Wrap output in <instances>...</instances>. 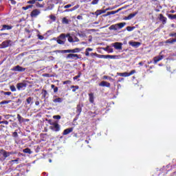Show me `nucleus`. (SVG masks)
Listing matches in <instances>:
<instances>
[{"mask_svg":"<svg viewBox=\"0 0 176 176\" xmlns=\"http://www.w3.org/2000/svg\"><path fill=\"white\" fill-rule=\"evenodd\" d=\"M50 130H52V131H55L56 133H57L61 130V126L58 124V122H51L50 123Z\"/></svg>","mask_w":176,"mask_h":176,"instance_id":"1","label":"nucleus"},{"mask_svg":"<svg viewBox=\"0 0 176 176\" xmlns=\"http://www.w3.org/2000/svg\"><path fill=\"white\" fill-rule=\"evenodd\" d=\"M79 52H80V49L75 48L73 50H56L54 51V53H79Z\"/></svg>","mask_w":176,"mask_h":176,"instance_id":"2","label":"nucleus"},{"mask_svg":"<svg viewBox=\"0 0 176 176\" xmlns=\"http://www.w3.org/2000/svg\"><path fill=\"white\" fill-rule=\"evenodd\" d=\"M13 45V41L11 40H6L0 44V49H6V47H10Z\"/></svg>","mask_w":176,"mask_h":176,"instance_id":"3","label":"nucleus"},{"mask_svg":"<svg viewBox=\"0 0 176 176\" xmlns=\"http://www.w3.org/2000/svg\"><path fill=\"white\" fill-rule=\"evenodd\" d=\"M135 74V70H131L129 73L124 72V73H117L118 76H123L124 78H127L128 76H131V75H134Z\"/></svg>","mask_w":176,"mask_h":176,"instance_id":"4","label":"nucleus"},{"mask_svg":"<svg viewBox=\"0 0 176 176\" xmlns=\"http://www.w3.org/2000/svg\"><path fill=\"white\" fill-rule=\"evenodd\" d=\"M162 53H163V52H161L159 56H155L153 58L154 64H157L159 61H162V60L164 58V55L162 54Z\"/></svg>","mask_w":176,"mask_h":176,"instance_id":"5","label":"nucleus"},{"mask_svg":"<svg viewBox=\"0 0 176 176\" xmlns=\"http://www.w3.org/2000/svg\"><path fill=\"white\" fill-rule=\"evenodd\" d=\"M41 14V10L39 9H34L30 13V16L32 18H36L38 17Z\"/></svg>","mask_w":176,"mask_h":176,"instance_id":"6","label":"nucleus"},{"mask_svg":"<svg viewBox=\"0 0 176 176\" xmlns=\"http://www.w3.org/2000/svg\"><path fill=\"white\" fill-rule=\"evenodd\" d=\"M82 108H83V104L79 102L76 107V113H77V116H80V113H82Z\"/></svg>","mask_w":176,"mask_h":176,"instance_id":"7","label":"nucleus"},{"mask_svg":"<svg viewBox=\"0 0 176 176\" xmlns=\"http://www.w3.org/2000/svg\"><path fill=\"white\" fill-rule=\"evenodd\" d=\"M12 71H14V72H24L25 71V68L20 65H16L13 67Z\"/></svg>","mask_w":176,"mask_h":176,"instance_id":"8","label":"nucleus"},{"mask_svg":"<svg viewBox=\"0 0 176 176\" xmlns=\"http://www.w3.org/2000/svg\"><path fill=\"white\" fill-rule=\"evenodd\" d=\"M0 153L2 155V156L4 157V159H6V157H9L10 155H12V153L8 152L3 149L0 150Z\"/></svg>","mask_w":176,"mask_h":176,"instance_id":"9","label":"nucleus"},{"mask_svg":"<svg viewBox=\"0 0 176 176\" xmlns=\"http://www.w3.org/2000/svg\"><path fill=\"white\" fill-rule=\"evenodd\" d=\"M79 8H80V5L77 4L75 6H74L73 8H70V9H67L63 11V13H68L69 12H74V10H76L77 9H79Z\"/></svg>","mask_w":176,"mask_h":176,"instance_id":"10","label":"nucleus"},{"mask_svg":"<svg viewBox=\"0 0 176 176\" xmlns=\"http://www.w3.org/2000/svg\"><path fill=\"white\" fill-rule=\"evenodd\" d=\"M66 58H71L72 60H78L79 55L76 54H68Z\"/></svg>","mask_w":176,"mask_h":176,"instance_id":"11","label":"nucleus"},{"mask_svg":"<svg viewBox=\"0 0 176 176\" xmlns=\"http://www.w3.org/2000/svg\"><path fill=\"white\" fill-rule=\"evenodd\" d=\"M158 19L160 21H161L162 23L164 25V24H166L167 23V17L164 16V15H163V14H160Z\"/></svg>","mask_w":176,"mask_h":176,"instance_id":"12","label":"nucleus"},{"mask_svg":"<svg viewBox=\"0 0 176 176\" xmlns=\"http://www.w3.org/2000/svg\"><path fill=\"white\" fill-rule=\"evenodd\" d=\"M122 43L116 42L113 43V47H115L116 50H122Z\"/></svg>","mask_w":176,"mask_h":176,"instance_id":"13","label":"nucleus"},{"mask_svg":"<svg viewBox=\"0 0 176 176\" xmlns=\"http://www.w3.org/2000/svg\"><path fill=\"white\" fill-rule=\"evenodd\" d=\"M129 43L133 47H140L141 46V43L137 41H130Z\"/></svg>","mask_w":176,"mask_h":176,"instance_id":"14","label":"nucleus"},{"mask_svg":"<svg viewBox=\"0 0 176 176\" xmlns=\"http://www.w3.org/2000/svg\"><path fill=\"white\" fill-rule=\"evenodd\" d=\"M74 131V128H68L63 131V135H68L70 133H72Z\"/></svg>","mask_w":176,"mask_h":176,"instance_id":"15","label":"nucleus"},{"mask_svg":"<svg viewBox=\"0 0 176 176\" xmlns=\"http://www.w3.org/2000/svg\"><path fill=\"white\" fill-rule=\"evenodd\" d=\"M17 119H18V122L21 124L24 122H29L30 120L26 119L25 120L23 117H21V116L20 114H17Z\"/></svg>","mask_w":176,"mask_h":176,"instance_id":"16","label":"nucleus"},{"mask_svg":"<svg viewBox=\"0 0 176 176\" xmlns=\"http://www.w3.org/2000/svg\"><path fill=\"white\" fill-rule=\"evenodd\" d=\"M99 86H101L102 87H111V83L107 82V81H102Z\"/></svg>","mask_w":176,"mask_h":176,"instance_id":"17","label":"nucleus"},{"mask_svg":"<svg viewBox=\"0 0 176 176\" xmlns=\"http://www.w3.org/2000/svg\"><path fill=\"white\" fill-rule=\"evenodd\" d=\"M107 10H109V8H107L106 10H97L95 14H96V16H100V14L107 13Z\"/></svg>","mask_w":176,"mask_h":176,"instance_id":"18","label":"nucleus"},{"mask_svg":"<svg viewBox=\"0 0 176 176\" xmlns=\"http://www.w3.org/2000/svg\"><path fill=\"white\" fill-rule=\"evenodd\" d=\"M88 96H89V101L90 104H94V94L89 93Z\"/></svg>","mask_w":176,"mask_h":176,"instance_id":"19","label":"nucleus"},{"mask_svg":"<svg viewBox=\"0 0 176 176\" xmlns=\"http://www.w3.org/2000/svg\"><path fill=\"white\" fill-rule=\"evenodd\" d=\"M138 12H135V13H132V14H130L129 15V16H125L124 18V20H131V19H133V17H135V16H137Z\"/></svg>","mask_w":176,"mask_h":176,"instance_id":"20","label":"nucleus"},{"mask_svg":"<svg viewBox=\"0 0 176 176\" xmlns=\"http://www.w3.org/2000/svg\"><path fill=\"white\" fill-rule=\"evenodd\" d=\"M13 27L12 25H3L2 28L0 30V31H5V30H12Z\"/></svg>","mask_w":176,"mask_h":176,"instance_id":"21","label":"nucleus"},{"mask_svg":"<svg viewBox=\"0 0 176 176\" xmlns=\"http://www.w3.org/2000/svg\"><path fill=\"white\" fill-rule=\"evenodd\" d=\"M23 87H27V84L20 82L16 85V89H18V90H21Z\"/></svg>","mask_w":176,"mask_h":176,"instance_id":"22","label":"nucleus"},{"mask_svg":"<svg viewBox=\"0 0 176 176\" xmlns=\"http://www.w3.org/2000/svg\"><path fill=\"white\" fill-rule=\"evenodd\" d=\"M107 58H111L113 60H118V58H120V56L119 55H107Z\"/></svg>","mask_w":176,"mask_h":176,"instance_id":"23","label":"nucleus"},{"mask_svg":"<svg viewBox=\"0 0 176 176\" xmlns=\"http://www.w3.org/2000/svg\"><path fill=\"white\" fill-rule=\"evenodd\" d=\"M71 23V20L68 19L67 16H65L62 19V24H69Z\"/></svg>","mask_w":176,"mask_h":176,"instance_id":"24","label":"nucleus"},{"mask_svg":"<svg viewBox=\"0 0 176 176\" xmlns=\"http://www.w3.org/2000/svg\"><path fill=\"white\" fill-rule=\"evenodd\" d=\"M63 98H57L53 100V102L55 104H57V102L60 104V102H63Z\"/></svg>","mask_w":176,"mask_h":176,"instance_id":"25","label":"nucleus"},{"mask_svg":"<svg viewBox=\"0 0 176 176\" xmlns=\"http://www.w3.org/2000/svg\"><path fill=\"white\" fill-rule=\"evenodd\" d=\"M116 13H119V10L107 12V14L105 15V16H111V14H116Z\"/></svg>","mask_w":176,"mask_h":176,"instance_id":"26","label":"nucleus"},{"mask_svg":"<svg viewBox=\"0 0 176 176\" xmlns=\"http://www.w3.org/2000/svg\"><path fill=\"white\" fill-rule=\"evenodd\" d=\"M23 153H28L29 155H31L32 153V151H31V149L29 148H26L23 150Z\"/></svg>","mask_w":176,"mask_h":176,"instance_id":"27","label":"nucleus"},{"mask_svg":"<svg viewBox=\"0 0 176 176\" xmlns=\"http://www.w3.org/2000/svg\"><path fill=\"white\" fill-rule=\"evenodd\" d=\"M71 89H73L72 91H73V93H75V91H76V90H78L79 86H78V85H72Z\"/></svg>","mask_w":176,"mask_h":176,"instance_id":"28","label":"nucleus"},{"mask_svg":"<svg viewBox=\"0 0 176 176\" xmlns=\"http://www.w3.org/2000/svg\"><path fill=\"white\" fill-rule=\"evenodd\" d=\"M41 94L43 96V98H46V96L47 95V91L43 89Z\"/></svg>","mask_w":176,"mask_h":176,"instance_id":"29","label":"nucleus"},{"mask_svg":"<svg viewBox=\"0 0 176 176\" xmlns=\"http://www.w3.org/2000/svg\"><path fill=\"white\" fill-rule=\"evenodd\" d=\"M35 6L36 8H45V4H41V3L36 1Z\"/></svg>","mask_w":176,"mask_h":176,"instance_id":"30","label":"nucleus"},{"mask_svg":"<svg viewBox=\"0 0 176 176\" xmlns=\"http://www.w3.org/2000/svg\"><path fill=\"white\" fill-rule=\"evenodd\" d=\"M67 38H68V41L70 43L74 42V38H72V36H71V34H66Z\"/></svg>","mask_w":176,"mask_h":176,"instance_id":"31","label":"nucleus"},{"mask_svg":"<svg viewBox=\"0 0 176 176\" xmlns=\"http://www.w3.org/2000/svg\"><path fill=\"white\" fill-rule=\"evenodd\" d=\"M168 19H170V20H176V14H169L168 15Z\"/></svg>","mask_w":176,"mask_h":176,"instance_id":"32","label":"nucleus"},{"mask_svg":"<svg viewBox=\"0 0 176 176\" xmlns=\"http://www.w3.org/2000/svg\"><path fill=\"white\" fill-rule=\"evenodd\" d=\"M12 102V100H3L0 102V105H3L5 104H10Z\"/></svg>","mask_w":176,"mask_h":176,"instance_id":"33","label":"nucleus"},{"mask_svg":"<svg viewBox=\"0 0 176 176\" xmlns=\"http://www.w3.org/2000/svg\"><path fill=\"white\" fill-rule=\"evenodd\" d=\"M52 89H54V93H57L58 91V87H56L54 85H51Z\"/></svg>","mask_w":176,"mask_h":176,"instance_id":"34","label":"nucleus"},{"mask_svg":"<svg viewBox=\"0 0 176 176\" xmlns=\"http://www.w3.org/2000/svg\"><path fill=\"white\" fill-rule=\"evenodd\" d=\"M54 8V4H50L45 10H52Z\"/></svg>","mask_w":176,"mask_h":176,"instance_id":"35","label":"nucleus"},{"mask_svg":"<svg viewBox=\"0 0 176 176\" xmlns=\"http://www.w3.org/2000/svg\"><path fill=\"white\" fill-rule=\"evenodd\" d=\"M126 25V23H120L117 24V27H118L119 28H123V27H124V25Z\"/></svg>","mask_w":176,"mask_h":176,"instance_id":"36","label":"nucleus"},{"mask_svg":"<svg viewBox=\"0 0 176 176\" xmlns=\"http://www.w3.org/2000/svg\"><path fill=\"white\" fill-rule=\"evenodd\" d=\"M96 57H98V58H107V55H101L97 54Z\"/></svg>","mask_w":176,"mask_h":176,"instance_id":"37","label":"nucleus"},{"mask_svg":"<svg viewBox=\"0 0 176 176\" xmlns=\"http://www.w3.org/2000/svg\"><path fill=\"white\" fill-rule=\"evenodd\" d=\"M117 27H118V24H116V25H112L110 27V30H114V31H116V30H118Z\"/></svg>","mask_w":176,"mask_h":176,"instance_id":"38","label":"nucleus"},{"mask_svg":"<svg viewBox=\"0 0 176 176\" xmlns=\"http://www.w3.org/2000/svg\"><path fill=\"white\" fill-rule=\"evenodd\" d=\"M27 3L28 5H35L36 1H35V0H30V1H27Z\"/></svg>","mask_w":176,"mask_h":176,"instance_id":"39","label":"nucleus"},{"mask_svg":"<svg viewBox=\"0 0 176 176\" xmlns=\"http://www.w3.org/2000/svg\"><path fill=\"white\" fill-rule=\"evenodd\" d=\"M82 75V73L79 72L78 74L73 78L74 80H76V79H79Z\"/></svg>","mask_w":176,"mask_h":176,"instance_id":"40","label":"nucleus"},{"mask_svg":"<svg viewBox=\"0 0 176 176\" xmlns=\"http://www.w3.org/2000/svg\"><path fill=\"white\" fill-rule=\"evenodd\" d=\"M57 43H58V45H64L65 43V42L61 39H58Z\"/></svg>","mask_w":176,"mask_h":176,"instance_id":"41","label":"nucleus"},{"mask_svg":"<svg viewBox=\"0 0 176 176\" xmlns=\"http://www.w3.org/2000/svg\"><path fill=\"white\" fill-rule=\"evenodd\" d=\"M32 101V98L31 97H29L26 99L27 104H31Z\"/></svg>","mask_w":176,"mask_h":176,"instance_id":"42","label":"nucleus"},{"mask_svg":"<svg viewBox=\"0 0 176 176\" xmlns=\"http://www.w3.org/2000/svg\"><path fill=\"white\" fill-rule=\"evenodd\" d=\"M100 2V0H93L91 3V5H97Z\"/></svg>","mask_w":176,"mask_h":176,"instance_id":"43","label":"nucleus"},{"mask_svg":"<svg viewBox=\"0 0 176 176\" xmlns=\"http://www.w3.org/2000/svg\"><path fill=\"white\" fill-rule=\"evenodd\" d=\"M3 96H12V92L10 91H8V92H6V91H2Z\"/></svg>","mask_w":176,"mask_h":176,"instance_id":"44","label":"nucleus"},{"mask_svg":"<svg viewBox=\"0 0 176 176\" xmlns=\"http://www.w3.org/2000/svg\"><path fill=\"white\" fill-rule=\"evenodd\" d=\"M12 136H13L14 138H17V137H19V133H17V131H15L14 132H13Z\"/></svg>","mask_w":176,"mask_h":176,"instance_id":"45","label":"nucleus"},{"mask_svg":"<svg viewBox=\"0 0 176 176\" xmlns=\"http://www.w3.org/2000/svg\"><path fill=\"white\" fill-rule=\"evenodd\" d=\"M37 36H38V38L40 39V41H43L45 39V36L41 34H38Z\"/></svg>","mask_w":176,"mask_h":176,"instance_id":"46","label":"nucleus"},{"mask_svg":"<svg viewBox=\"0 0 176 176\" xmlns=\"http://www.w3.org/2000/svg\"><path fill=\"white\" fill-rule=\"evenodd\" d=\"M10 89L11 91H16V87H14V85H11L10 87Z\"/></svg>","mask_w":176,"mask_h":176,"instance_id":"47","label":"nucleus"},{"mask_svg":"<svg viewBox=\"0 0 176 176\" xmlns=\"http://www.w3.org/2000/svg\"><path fill=\"white\" fill-rule=\"evenodd\" d=\"M65 36H67V35H65V34H60L59 38L60 39H65Z\"/></svg>","mask_w":176,"mask_h":176,"instance_id":"48","label":"nucleus"},{"mask_svg":"<svg viewBox=\"0 0 176 176\" xmlns=\"http://www.w3.org/2000/svg\"><path fill=\"white\" fill-rule=\"evenodd\" d=\"M126 30L129 32L133 31V30H134V27L128 26V27H126Z\"/></svg>","mask_w":176,"mask_h":176,"instance_id":"49","label":"nucleus"},{"mask_svg":"<svg viewBox=\"0 0 176 176\" xmlns=\"http://www.w3.org/2000/svg\"><path fill=\"white\" fill-rule=\"evenodd\" d=\"M54 119H56L57 120H60V119H61V116H53Z\"/></svg>","mask_w":176,"mask_h":176,"instance_id":"50","label":"nucleus"},{"mask_svg":"<svg viewBox=\"0 0 176 176\" xmlns=\"http://www.w3.org/2000/svg\"><path fill=\"white\" fill-rule=\"evenodd\" d=\"M50 19L52 20L53 21H56V16L54 15H50Z\"/></svg>","mask_w":176,"mask_h":176,"instance_id":"51","label":"nucleus"},{"mask_svg":"<svg viewBox=\"0 0 176 176\" xmlns=\"http://www.w3.org/2000/svg\"><path fill=\"white\" fill-rule=\"evenodd\" d=\"M70 83H71V80H69L63 81V85H70Z\"/></svg>","mask_w":176,"mask_h":176,"instance_id":"52","label":"nucleus"},{"mask_svg":"<svg viewBox=\"0 0 176 176\" xmlns=\"http://www.w3.org/2000/svg\"><path fill=\"white\" fill-rule=\"evenodd\" d=\"M77 19H78V20H83V16H82V14L78 15V16H77Z\"/></svg>","mask_w":176,"mask_h":176,"instance_id":"53","label":"nucleus"},{"mask_svg":"<svg viewBox=\"0 0 176 176\" xmlns=\"http://www.w3.org/2000/svg\"><path fill=\"white\" fill-rule=\"evenodd\" d=\"M69 8H71L70 4H67V5L64 6V9H66V10H67V9H69Z\"/></svg>","mask_w":176,"mask_h":176,"instance_id":"54","label":"nucleus"},{"mask_svg":"<svg viewBox=\"0 0 176 176\" xmlns=\"http://www.w3.org/2000/svg\"><path fill=\"white\" fill-rule=\"evenodd\" d=\"M169 36H170V37L175 36L176 37V32L175 33H170V34H169Z\"/></svg>","mask_w":176,"mask_h":176,"instance_id":"55","label":"nucleus"},{"mask_svg":"<svg viewBox=\"0 0 176 176\" xmlns=\"http://www.w3.org/2000/svg\"><path fill=\"white\" fill-rule=\"evenodd\" d=\"M85 56L87 57H89L90 56V53L88 51H87V50H85Z\"/></svg>","mask_w":176,"mask_h":176,"instance_id":"56","label":"nucleus"},{"mask_svg":"<svg viewBox=\"0 0 176 176\" xmlns=\"http://www.w3.org/2000/svg\"><path fill=\"white\" fill-rule=\"evenodd\" d=\"M108 53H113V48H109Z\"/></svg>","mask_w":176,"mask_h":176,"instance_id":"57","label":"nucleus"},{"mask_svg":"<svg viewBox=\"0 0 176 176\" xmlns=\"http://www.w3.org/2000/svg\"><path fill=\"white\" fill-rule=\"evenodd\" d=\"M90 56H91V57H94V56H96V57H97V53H96V52H95V53H91V54H90Z\"/></svg>","mask_w":176,"mask_h":176,"instance_id":"58","label":"nucleus"},{"mask_svg":"<svg viewBox=\"0 0 176 176\" xmlns=\"http://www.w3.org/2000/svg\"><path fill=\"white\" fill-rule=\"evenodd\" d=\"M28 6H26L25 7H22L23 10H28Z\"/></svg>","mask_w":176,"mask_h":176,"instance_id":"59","label":"nucleus"},{"mask_svg":"<svg viewBox=\"0 0 176 176\" xmlns=\"http://www.w3.org/2000/svg\"><path fill=\"white\" fill-rule=\"evenodd\" d=\"M9 1H10L12 5H16V1H14V0H9Z\"/></svg>","mask_w":176,"mask_h":176,"instance_id":"60","label":"nucleus"},{"mask_svg":"<svg viewBox=\"0 0 176 176\" xmlns=\"http://www.w3.org/2000/svg\"><path fill=\"white\" fill-rule=\"evenodd\" d=\"M2 124H6V125H8V124H9V122H8V121H2Z\"/></svg>","mask_w":176,"mask_h":176,"instance_id":"61","label":"nucleus"},{"mask_svg":"<svg viewBox=\"0 0 176 176\" xmlns=\"http://www.w3.org/2000/svg\"><path fill=\"white\" fill-rule=\"evenodd\" d=\"M5 35H9V34H8V33H1V34H0V36H3Z\"/></svg>","mask_w":176,"mask_h":176,"instance_id":"62","label":"nucleus"},{"mask_svg":"<svg viewBox=\"0 0 176 176\" xmlns=\"http://www.w3.org/2000/svg\"><path fill=\"white\" fill-rule=\"evenodd\" d=\"M86 50H87V52H93L92 48H87Z\"/></svg>","mask_w":176,"mask_h":176,"instance_id":"63","label":"nucleus"},{"mask_svg":"<svg viewBox=\"0 0 176 176\" xmlns=\"http://www.w3.org/2000/svg\"><path fill=\"white\" fill-rule=\"evenodd\" d=\"M122 80H124V78H120L118 79V82H122Z\"/></svg>","mask_w":176,"mask_h":176,"instance_id":"64","label":"nucleus"}]
</instances>
